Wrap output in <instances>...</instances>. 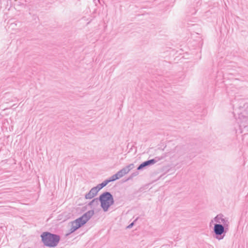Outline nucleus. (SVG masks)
<instances>
[{"label":"nucleus","instance_id":"f257e3e1","mask_svg":"<svg viewBox=\"0 0 248 248\" xmlns=\"http://www.w3.org/2000/svg\"><path fill=\"white\" fill-rule=\"evenodd\" d=\"M40 237L44 245L49 248L56 247L61 240L59 235L49 232H43Z\"/></svg>","mask_w":248,"mask_h":248},{"label":"nucleus","instance_id":"f03ea898","mask_svg":"<svg viewBox=\"0 0 248 248\" xmlns=\"http://www.w3.org/2000/svg\"><path fill=\"white\" fill-rule=\"evenodd\" d=\"M229 223L224 222L223 224L214 223L212 232L213 237L218 240L223 239L229 231Z\"/></svg>","mask_w":248,"mask_h":248},{"label":"nucleus","instance_id":"7ed1b4c3","mask_svg":"<svg viewBox=\"0 0 248 248\" xmlns=\"http://www.w3.org/2000/svg\"><path fill=\"white\" fill-rule=\"evenodd\" d=\"M99 202L100 206L105 212H107L115 202L113 195L108 191H105L99 196Z\"/></svg>","mask_w":248,"mask_h":248},{"label":"nucleus","instance_id":"20e7f679","mask_svg":"<svg viewBox=\"0 0 248 248\" xmlns=\"http://www.w3.org/2000/svg\"><path fill=\"white\" fill-rule=\"evenodd\" d=\"M94 214L93 209L89 210L84 213L80 217L74 220L73 223L79 228L85 224Z\"/></svg>","mask_w":248,"mask_h":248},{"label":"nucleus","instance_id":"39448f33","mask_svg":"<svg viewBox=\"0 0 248 248\" xmlns=\"http://www.w3.org/2000/svg\"><path fill=\"white\" fill-rule=\"evenodd\" d=\"M163 157H158L156 156L154 158L149 159L146 161H145L141 163L137 168V170H140L144 168H146L147 167L150 166L154 164H155L156 162L160 160V159H162Z\"/></svg>","mask_w":248,"mask_h":248},{"label":"nucleus","instance_id":"423d86ee","mask_svg":"<svg viewBox=\"0 0 248 248\" xmlns=\"http://www.w3.org/2000/svg\"><path fill=\"white\" fill-rule=\"evenodd\" d=\"M223 215L222 214H219L217 215L214 218V220L215 222V223H220L223 224V222H225V223H229V221H228V218H223Z\"/></svg>","mask_w":248,"mask_h":248},{"label":"nucleus","instance_id":"0eeeda50","mask_svg":"<svg viewBox=\"0 0 248 248\" xmlns=\"http://www.w3.org/2000/svg\"><path fill=\"white\" fill-rule=\"evenodd\" d=\"M98 190L96 187V186H94L93 187L90 191L86 194L85 196V198L86 199H91L93 197H94L98 192Z\"/></svg>","mask_w":248,"mask_h":248},{"label":"nucleus","instance_id":"6e6552de","mask_svg":"<svg viewBox=\"0 0 248 248\" xmlns=\"http://www.w3.org/2000/svg\"><path fill=\"white\" fill-rule=\"evenodd\" d=\"M99 197L98 198L93 199L92 201H91L88 205L91 207V208L93 209L95 208V207H97L99 204Z\"/></svg>","mask_w":248,"mask_h":248},{"label":"nucleus","instance_id":"1a4fd4ad","mask_svg":"<svg viewBox=\"0 0 248 248\" xmlns=\"http://www.w3.org/2000/svg\"><path fill=\"white\" fill-rule=\"evenodd\" d=\"M110 181H109L108 179H107L104 181L102 183L99 184L96 186V187L97 188L98 191L101 190L102 188H103L104 187L106 186Z\"/></svg>","mask_w":248,"mask_h":248},{"label":"nucleus","instance_id":"9d476101","mask_svg":"<svg viewBox=\"0 0 248 248\" xmlns=\"http://www.w3.org/2000/svg\"><path fill=\"white\" fill-rule=\"evenodd\" d=\"M71 223H72L71 228L69 230V233L66 234V235H68L70 234V233H72L75 232L78 229H79V228L77 226H76L75 224H74L73 221L71 222Z\"/></svg>","mask_w":248,"mask_h":248},{"label":"nucleus","instance_id":"9b49d317","mask_svg":"<svg viewBox=\"0 0 248 248\" xmlns=\"http://www.w3.org/2000/svg\"><path fill=\"white\" fill-rule=\"evenodd\" d=\"M120 178L117 173L110 177L108 179L110 182L119 179Z\"/></svg>","mask_w":248,"mask_h":248},{"label":"nucleus","instance_id":"f8f14e48","mask_svg":"<svg viewBox=\"0 0 248 248\" xmlns=\"http://www.w3.org/2000/svg\"><path fill=\"white\" fill-rule=\"evenodd\" d=\"M117 173L118 174L120 178L127 173L126 170L124 168L118 171Z\"/></svg>","mask_w":248,"mask_h":248},{"label":"nucleus","instance_id":"ddd939ff","mask_svg":"<svg viewBox=\"0 0 248 248\" xmlns=\"http://www.w3.org/2000/svg\"><path fill=\"white\" fill-rule=\"evenodd\" d=\"M139 171L138 170L131 174V175L124 181L126 182L127 181H129L130 180H132L133 177L137 176L139 174Z\"/></svg>","mask_w":248,"mask_h":248},{"label":"nucleus","instance_id":"4468645a","mask_svg":"<svg viewBox=\"0 0 248 248\" xmlns=\"http://www.w3.org/2000/svg\"><path fill=\"white\" fill-rule=\"evenodd\" d=\"M134 167V165L133 164H130L126 166L124 168L126 170V171H127V173L133 169Z\"/></svg>","mask_w":248,"mask_h":248},{"label":"nucleus","instance_id":"2eb2a0df","mask_svg":"<svg viewBox=\"0 0 248 248\" xmlns=\"http://www.w3.org/2000/svg\"><path fill=\"white\" fill-rule=\"evenodd\" d=\"M139 217H137L132 223H131L129 225H128L127 227V229H130L135 224V222L138 220L139 219Z\"/></svg>","mask_w":248,"mask_h":248},{"label":"nucleus","instance_id":"dca6fc26","mask_svg":"<svg viewBox=\"0 0 248 248\" xmlns=\"http://www.w3.org/2000/svg\"><path fill=\"white\" fill-rule=\"evenodd\" d=\"M214 222H215L214 220V219L211 220V222H210V224H209L210 227H211L212 224L214 225V223H213Z\"/></svg>","mask_w":248,"mask_h":248},{"label":"nucleus","instance_id":"f3484780","mask_svg":"<svg viewBox=\"0 0 248 248\" xmlns=\"http://www.w3.org/2000/svg\"><path fill=\"white\" fill-rule=\"evenodd\" d=\"M240 127H242V126H244V127H245L246 126V125H242V124H240Z\"/></svg>","mask_w":248,"mask_h":248},{"label":"nucleus","instance_id":"a211bd4d","mask_svg":"<svg viewBox=\"0 0 248 248\" xmlns=\"http://www.w3.org/2000/svg\"><path fill=\"white\" fill-rule=\"evenodd\" d=\"M7 161V159H5V160H4L3 161Z\"/></svg>","mask_w":248,"mask_h":248}]
</instances>
